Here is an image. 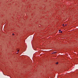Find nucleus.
Masks as SVG:
<instances>
[{"label":"nucleus","mask_w":78,"mask_h":78,"mask_svg":"<svg viewBox=\"0 0 78 78\" xmlns=\"http://www.w3.org/2000/svg\"><path fill=\"white\" fill-rule=\"evenodd\" d=\"M57 53V52H54L52 53V54H55Z\"/></svg>","instance_id":"nucleus-1"},{"label":"nucleus","mask_w":78,"mask_h":78,"mask_svg":"<svg viewBox=\"0 0 78 78\" xmlns=\"http://www.w3.org/2000/svg\"><path fill=\"white\" fill-rule=\"evenodd\" d=\"M56 64L57 65L58 64V62H57V63H56Z\"/></svg>","instance_id":"nucleus-2"},{"label":"nucleus","mask_w":78,"mask_h":78,"mask_svg":"<svg viewBox=\"0 0 78 78\" xmlns=\"http://www.w3.org/2000/svg\"><path fill=\"white\" fill-rule=\"evenodd\" d=\"M64 24H63L62 26H64V27H65V26H64Z\"/></svg>","instance_id":"nucleus-3"},{"label":"nucleus","mask_w":78,"mask_h":78,"mask_svg":"<svg viewBox=\"0 0 78 78\" xmlns=\"http://www.w3.org/2000/svg\"><path fill=\"white\" fill-rule=\"evenodd\" d=\"M67 24H65V26H67Z\"/></svg>","instance_id":"nucleus-4"},{"label":"nucleus","mask_w":78,"mask_h":78,"mask_svg":"<svg viewBox=\"0 0 78 78\" xmlns=\"http://www.w3.org/2000/svg\"><path fill=\"white\" fill-rule=\"evenodd\" d=\"M12 35H14V34H12Z\"/></svg>","instance_id":"nucleus-5"},{"label":"nucleus","mask_w":78,"mask_h":78,"mask_svg":"<svg viewBox=\"0 0 78 78\" xmlns=\"http://www.w3.org/2000/svg\"><path fill=\"white\" fill-rule=\"evenodd\" d=\"M62 31H61V32H60V33H62Z\"/></svg>","instance_id":"nucleus-6"},{"label":"nucleus","mask_w":78,"mask_h":78,"mask_svg":"<svg viewBox=\"0 0 78 78\" xmlns=\"http://www.w3.org/2000/svg\"><path fill=\"white\" fill-rule=\"evenodd\" d=\"M19 50H18V52H19Z\"/></svg>","instance_id":"nucleus-7"},{"label":"nucleus","mask_w":78,"mask_h":78,"mask_svg":"<svg viewBox=\"0 0 78 78\" xmlns=\"http://www.w3.org/2000/svg\"><path fill=\"white\" fill-rule=\"evenodd\" d=\"M61 31V30H59V31Z\"/></svg>","instance_id":"nucleus-8"}]
</instances>
